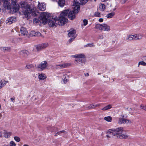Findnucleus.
Segmentation results:
<instances>
[{
	"label": "nucleus",
	"instance_id": "51",
	"mask_svg": "<svg viewBox=\"0 0 146 146\" xmlns=\"http://www.w3.org/2000/svg\"><path fill=\"white\" fill-rule=\"evenodd\" d=\"M103 19L102 18H100L99 19V21H100V22H103Z\"/></svg>",
	"mask_w": 146,
	"mask_h": 146
},
{
	"label": "nucleus",
	"instance_id": "37",
	"mask_svg": "<svg viewBox=\"0 0 146 146\" xmlns=\"http://www.w3.org/2000/svg\"><path fill=\"white\" fill-rule=\"evenodd\" d=\"M65 132V131L64 130H62V131H59L57 132V133L55 134L54 136H57L58 135H62L61 134V133H64Z\"/></svg>",
	"mask_w": 146,
	"mask_h": 146
},
{
	"label": "nucleus",
	"instance_id": "5",
	"mask_svg": "<svg viewBox=\"0 0 146 146\" xmlns=\"http://www.w3.org/2000/svg\"><path fill=\"white\" fill-rule=\"evenodd\" d=\"M49 16L48 13L42 12L40 14L39 19L41 20L42 23L45 25L47 23Z\"/></svg>",
	"mask_w": 146,
	"mask_h": 146
},
{
	"label": "nucleus",
	"instance_id": "23",
	"mask_svg": "<svg viewBox=\"0 0 146 146\" xmlns=\"http://www.w3.org/2000/svg\"><path fill=\"white\" fill-rule=\"evenodd\" d=\"M100 106V104H91L90 105V106L88 107V108L89 109H92L94 108Z\"/></svg>",
	"mask_w": 146,
	"mask_h": 146
},
{
	"label": "nucleus",
	"instance_id": "40",
	"mask_svg": "<svg viewBox=\"0 0 146 146\" xmlns=\"http://www.w3.org/2000/svg\"><path fill=\"white\" fill-rule=\"evenodd\" d=\"M14 139L17 142H19L20 141V138L17 136H15L14 137Z\"/></svg>",
	"mask_w": 146,
	"mask_h": 146
},
{
	"label": "nucleus",
	"instance_id": "17",
	"mask_svg": "<svg viewBox=\"0 0 146 146\" xmlns=\"http://www.w3.org/2000/svg\"><path fill=\"white\" fill-rule=\"evenodd\" d=\"M7 82V81H5L4 80H1L0 82V89L5 86Z\"/></svg>",
	"mask_w": 146,
	"mask_h": 146
},
{
	"label": "nucleus",
	"instance_id": "47",
	"mask_svg": "<svg viewBox=\"0 0 146 146\" xmlns=\"http://www.w3.org/2000/svg\"><path fill=\"white\" fill-rule=\"evenodd\" d=\"M76 37H72V38H70L69 40V42H72Z\"/></svg>",
	"mask_w": 146,
	"mask_h": 146
},
{
	"label": "nucleus",
	"instance_id": "1",
	"mask_svg": "<svg viewBox=\"0 0 146 146\" xmlns=\"http://www.w3.org/2000/svg\"><path fill=\"white\" fill-rule=\"evenodd\" d=\"M73 6H74V7L72 11H70L69 12V10H65L60 14L58 19L56 16L54 18H52V19H50L48 22L49 26L52 27L55 26L56 27L58 25L60 26L64 25L68 21V19L66 17L67 16L68 13V18L71 20L74 19L76 17V14L78 13L80 10V3L74 0Z\"/></svg>",
	"mask_w": 146,
	"mask_h": 146
},
{
	"label": "nucleus",
	"instance_id": "6",
	"mask_svg": "<svg viewBox=\"0 0 146 146\" xmlns=\"http://www.w3.org/2000/svg\"><path fill=\"white\" fill-rule=\"evenodd\" d=\"M71 65L70 63L56 64L54 65V68L56 69H60L68 68Z\"/></svg>",
	"mask_w": 146,
	"mask_h": 146
},
{
	"label": "nucleus",
	"instance_id": "35",
	"mask_svg": "<svg viewBox=\"0 0 146 146\" xmlns=\"http://www.w3.org/2000/svg\"><path fill=\"white\" fill-rule=\"evenodd\" d=\"M34 67V66L32 64H28L26 65L25 67V68L28 69H31Z\"/></svg>",
	"mask_w": 146,
	"mask_h": 146
},
{
	"label": "nucleus",
	"instance_id": "12",
	"mask_svg": "<svg viewBox=\"0 0 146 146\" xmlns=\"http://www.w3.org/2000/svg\"><path fill=\"white\" fill-rule=\"evenodd\" d=\"M30 35L31 36H41V34L40 33L34 31H31L30 33Z\"/></svg>",
	"mask_w": 146,
	"mask_h": 146
},
{
	"label": "nucleus",
	"instance_id": "3",
	"mask_svg": "<svg viewBox=\"0 0 146 146\" xmlns=\"http://www.w3.org/2000/svg\"><path fill=\"white\" fill-rule=\"evenodd\" d=\"M123 131V128L120 127L116 129H109L108 130L107 133L111 134L114 136L117 135V136L122 133Z\"/></svg>",
	"mask_w": 146,
	"mask_h": 146
},
{
	"label": "nucleus",
	"instance_id": "32",
	"mask_svg": "<svg viewBox=\"0 0 146 146\" xmlns=\"http://www.w3.org/2000/svg\"><path fill=\"white\" fill-rule=\"evenodd\" d=\"M11 133L10 132H7L6 131H4V136L5 138H8L10 136Z\"/></svg>",
	"mask_w": 146,
	"mask_h": 146
},
{
	"label": "nucleus",
	"instance_id": "28",
	"mask_svg": "<svg viewBox=\"0 0 146 146\" xmlns=\"http://www.w3.org/2000/svg\"><path fill=\"white\" fill-rule=\"evenodd\" d=\"M117 138L119 137L120 139H126L127 137V136L125 135L124 134H120L117 136Z\"/></svg>",
	"mask_w": 146,
	"mask_h": 146
},
{
	"label": "nucleus",
	"instance_id": "56",
	"mask_svg": "<svg viewBox=\"0 0 146 146\" xmlns=\"http://www.w3.org/2000/svg\"><path fill=\"white\" fill-rule=\"evenodd\" d=\"M23 146H29V145L27 144H25L23 145Z\"/></svg>",
	"mask_w": 146,
	"mask_h": 146
},
{
	"label": "nucleus",
	"instance_id": "29",
	"mask_svg": "<svg viewBox=\"0 0 146 146\" xmlns=\"http://www.w3.org/2000/svg\"><path fill=\"white\" fill-rule=\"evenodd\" d=\"M115 15V13L114 12L108 13L106 15V17L108 18H110L112 17Z\"/></svg>",
	"mask_w": 146,
	"mask_h": 146
},
{
	"label": "nucleus",
	"instance_id": "57",
	"mask_svg": "<svg viewBox=\"0 0 146 146\" xmlns=\"http://www.w3.org/2000/svg\"><path fill=\"white\" fill-rule=\"evenodd\" d=\"M144 58H145V60H146V56H145L144 57Z\"/></svg>",
	"mask_w": 146,
	"mask_h": 146
},
{
	"label": "nucleus",
	"instance_id": "43",
	"mask_svg": "<svg viewBox=\"0 0 146 146\" xmlns=\"http://www.w3.org/2000/svg\"><path fill=\"white\" fill-rule=\"evenodd\" d=\"M94 15L96 17H100V13L96 12H95L94 14Z\"/></svg>",
	"mask_w": 146,
	"mask_h": 146
},
{
	"label": "nucleus",
	"instance_id": "16",
	"mask_svg": "<svg viewBox=\"0 0 146 146\" xmlns=\"http://www.w3.org/2000/svg\"><path fill=\"white\" fill-rule=\"evenodd\" d=\"M104 24H98L96 25L95 27L97 29H98L100 30H104V27L105 26H104Z\"/></svg>",
	"mask_w": 146,
	"mask_h": 146
},
{
	"label": "nucleus",
	"instance_id": "52",
	"mask_svg": "<svg viewBox=\"0 0 146 146\" xmlns=\"http://www.w3.org/2000/svg\"><path fill=\"white\" fill-rule=\"evenodd\" d=\"M85 75L86 76H89V74L88 73H85Z\"/></svg>",
	"mask_w": 146,
	"mask_h": 146
},
{
	"label": "nucleus",
	"instance_id": "50",
	"mask_svg": "<svg viewBox=\"0 0 146 146\" xmlns=\"http://www.w3.org/2000/svg\"><path fill=\"white\" fill-rule=\"evenodd\" d=\"M126 1V0H122L121 3L122 4H124L125 3Z\"/></svg>",
	"mask_w": 146,
	"mask_h": 146
},
{
	"label": "nucleus",
	"instance_id": "36",
	"mask_svg": "<svg viewBox=\"0 0 146 146\" xmlns=\"http://www.w3.org/2000/svg\"><path fill=\"white\" fill-rule=\"evenodd\" d=\"M95 46V45L93 43H88L84 46V47H92Z\"/></svg>",
	"mask_w": 146,
	"mask_h": 146
},
{
	"label": "nucleus",
	"instance_id": "30",
	"mask_svg": "<svg viewBox=\"0 0 146 146\" xmlns=\"http://www.w3.org/2000/svg\"><path fill=\"white\" fill-rule=\"evenodd\" d=\"M10 5V3L8 1H5L4 2V5L5 8L8 9Z\"/></svg>",
	"mask_w": 146,
	"mask_h": 146
},
{
	"label": "nucleus",
	"instance_id": "44",
	"mask_svg": "<svg viewBox=\"0 0 146 146\" xmlns=\"http://www.w3.org/2000/svg\"><path fill=\"white\" fill-rule=\"evenodd\" d=\"M140 107L141 109L146 111V105H141Z\"/></svg>",
	"mask_w": 146,
	"mask_h": 146
},
{
	"label": "nucleus",
	"instance_id": "34",
	"mask_svg": "<svg viewBox=\"0 0 146 146\" xmlns=\"http://www.w3.org/2000/svg\"><path fill=\"white\" fill-rule=\"evenodd\" d=\"M47 130L49 131H51L52 132H53L54 131V130L55 129H57L54 127H51L50 126H49V127H47Z\"/></svg>",
	"mask_w": 146,
	"mask_h": 146
},
{
	"label": "nucleus",
	"instance_id": "9",
	"mask_svg": "<svg viewBox=\"0 0 146 146\" xmlns=\"http://www.w3.org/2000/svg\"><path fill=\"white\" fill-rule=\"evenodd\" d=\"M47 62L46 61H44L42 62L38 66V68L43 70L46 69L47 66Z\"/></svg>",
	"mask_w": 146,
	"mask_h": 146
},
{
	"label": "nucleus",
	"instance_id": "25",
	"mask_svg": "<svg viewBox=\"0 0 146 146\" xmlns=\"http://www.w3.org/2000/svg\"><path fill=\"white\" fill-rule=\"evenodd\" d=\"M104 26H105L104 27V31H109L110 30V28L109 26L105 24H104Z\"/></svg>",
	"mask_w": 146,
	"mask_h": 146
},
{
	"label": "nucleus",
	"instance_id": "27",
	"mask_svg": "<svg viewBox=\"0 0 146 146\" xmlns=\"http://www.w3.org/2000/svg\"><path fill=\"white\" fill-rule=\"evenodd\" d=\"M104 119L106 121L111 122L112 120L111 117L110 116H108L107 117H104Z\"/></svg>",
	"mask_w": 146,
	"mask_h": 146
},
{
	"label": "nucleus",
	"instance_id": "41",
	"mask_svg": "<svg viewBox=\"0 0 146 146\" xmlns=\"http://www.w3.org/2000/svg\"><path fill=\"white\" fill-rule=\"evenodd\" d=\"M16 144L13 141H10L9 143V146H16Z\"/></svg>",
	"mask_w": 146,
	"mask_h": 146
},
{
	"label": "nucleus",
	"instance_id": "14",
	"mask_svg": "<svg viewBox=\"0 0 146 146\" xmlns=\"http://www.w3.org/2000/svg\"><path fill=\"white\" fill-rule=\"evenodd\" d=\"M76 31L74 29H70L68 33V36L69 37H76Z\"/></svg>",
	"mask_w": 146,
	"mask_h": 146
},
{
	"label": "nucleus",
	"instance_id": "54",
	"mask_svg": "<svg viewBox=\"0 0 146 146\" xmlns=\"http://www.w3.org/2000/svg\"><path fill=\"white\" fill-rule=\"evenodd\" d=\"M19 10V8H17L16 9V11H18Z\"/></svg>",
	"mask_w": 146,
	"mask_h": 146
},
{
	"label": "nucleus",
	"instance_id": "55",
	"mask_svg": "<svg viewBox=\"0 0 146 146\" xmlns=\"http://www.w3.org/2000/svg\"><path fill=\"white\" fill-rule=\"evenodd\" d=\"M3 146H9V145H8L5 144L4 145H3Z\"/></svg>",
	"mask_w": 146,
	"mask_h": 146
},
{
	"label": "nucleus",
	"instance_id": "38",
	"mask_svg": "<svg viewBox=\"0 0 146 146\" xmlns=\"http://www.w3.org/2000/svg\"><path fill=\"white\" fill-rule=\"evenodd\" d=\"M141 65L144 66H146V63L143 61L139 62L138 63V66L139 67V65Z\"/></svg>",
	"mask_w": 146,
	"mask_h": 146
},
{
	"label": "nucleus",
	"instance_id": "45",
	"mask_svg": "<svg viewBox=\"0 0 146 146\" xmlns=\"http://www.w3.org/2000/svg\"><path fill=\"white\" fill-rule=\"evenodd\" d=\"M83 22L84 23V26H86L88 24V21L87 20L84 19L83 20Z\"/></svg>",
	"mask_w": 146,
	"mask_h": 146
},
{
	"label": "nucleus",
	"instance_id": "24",
	"mask_svg": "<svg viewBox=\"0 0 146 146\" xmlns=\"http://www.w3.org/2000/svg\"><path fill=\"white\" fill-rule=\"evenodd\" d=\"M29 52L26 50H22L21 52V54H22L24 56L26 57L28 54Z\"/></svg>",
	"mask_w": 146,
	"mask_h": 146
},
{
	"label": "nucleus",
	"instance_id": "48",
	"mask_svg": "<svg viewBox=\"0 0 146 146\" xmlns=\"http://www.w3.org/2000/svg\"><path fill=\"white\" fill-rule=\"evenodd\" d=\"M15 98L14 97H13L10 98V100H11V101H12L13 103H14L15 102Z\"/></svg>",
	"mask_w": 146,
	"mask_h": 146
},
{
	"label": "nucleus",
	"instance_id": "11",
	"mask_svg": "<svg viewBox=\"0 0 146 146\" xmlns=\"http://www.w3.org/2000/svg\"><path fill=\"white\" fill-rule=\"evenodd\" d=\"M38 9L41 11H44L46 9L45 4L44 3H40L38 2Z\"/></svg>",
	"mask_w": 146,
	"mask_h": 146
},
{
	"label": "nucleus",
	"instance_id": "46",
	"mask_svg": "<svg viewBox=\"0 0 146 146\" xmlns=\"http://www.w3.org/2000/svg\"><path fill=\"white\" fill-rule=\"evenodd\" d=\"M128 110L129 111L130 113L132 115H133L135 113H134L132 112V109L131 108H129L128 109Z\"/></svg>",
	"mask_w": 146,
	"mask_h": 146
},
{
	"label": "nucleus",
	"instance_id": "39",
	"mask_svg": "<svg viewBox=\"0 0 146 146\" xmlns=\"http://www.w3.org/2000/svg\"><path fill=\"white\" fill-rule=\"evenodd\" d=\"M1 48L5 51H9L10 50V48L9 47H1Z\"/></svg>",
	"mask_w": 146,
	"mask_h": 146
},
{
	"label": "nucleus",
	"instance_id": "4",
	"mask_svg": "<svg viewBox=\"0 0 146 146\" xmlns=\"http://www.w3.org/2000/svg\"><path fill=\"white\" fill-rule=\"evenodd\" d=\"M72 56L75 58H78L76 60L77 63L80 64V66H82L84 63V60L82 58H84L85 55L83 54H78Z\"/></svg>",
	"mask_w": 146,
	"mask_h": 146
},
{
	"label": "nucleus",
	"instance_id": "15",
	"mask_svg": "<svg viewBox=\"0 0 146 146\" xmlns=\"http://www.w3.org/2000/svg\"><path fill=\"white\" fill-rule=\"evenodd\" d=\"M33 22L35 24L40 25L41 24L42 21L41 19L39 20L38 19L35 18L33 19Z\"/></svg>",
	"mask_w": 146,
	"mask_h": 146
},
{
	"label": "nucleus",
	"instance_id": "18",
	"mask_svg": "<svg viewBox=\"0 0 146 146\" xmlns=\"http://www.w3.org/2000/svg\"><path fill=\"white\" fill-rule=\"evenodd\" d=\"M135 40L141 39L143 37V35L141 34H136L134 35Z\"/></svg>",
	"mask_w": 146,
	"mask_h": 146
},
{
	"label": "nucleus",
	"instance_id": "19",
	"mask_svg": "<svg viewBox=\"0 0 146 146\" xmlns=\"http://www.w3.org/2000/svg\"><path fill=\"white\" fill-rule=\"evenodd\" d=\"M38 78L41 80H43L46 78V76L44 74L41 73L39 74Z\"/></svg>",
	"mask_w": 146,
	"mask_h": 146
},
{
	"label": "nucleus",
	"instance_id": "2",
	"mask_svg": "<svg viewBox=\"0 0 146 146\" xmlns=\"http://www.w3.org/2000/svg\"><path fill=\"white\" fill-rule=\"evenodd\" d=\"M18 6L22 9H24L22 12L23 14L25 15V17L26 18H28L31 11L28 8V6L27 2L23 1L19 3Z\"/></svg>",
	"mask_w": 146,
	"mask_h": 146
},
{
	"label": "nucleus",
	"instance_id": "7",
	"mask_svg": "<svg viewBox=\"0 0 146 146\" xmlns=\"http://www.w3.org/2000/svg\"><path fill=\"white\" fill-rule=\"evenodd\" d=\"M121 117H119L118 119V123L119 125L122 124L130 123H131L130 120L125 119L124 118V116L121 115Z\"/></svg>",
	"mask_w": 146,
	"mask_h": 146
},
{
	"label": "nucleus",
	"instance_id": "13",
	"mask_svg": "<svg viewBox=\"0 0 146 146\" xmlns=\"http://www.w3.org/2000/svg\"><path fill=\"white\" fill-rule=\"evenodd\" d=\"M28 33L27 30L24 27H21L20 29V35L22 36L27 35Z\"/></svg>",
	"mask_w": 146,
	"mask_h": 146
},
{
	"label": "nucleus",
	"instance_id": "20",
	"mask_svg": "<svg viewBox=\"0 0 146 146\" xmlns=\"http://www.w3.org/2000/svg\"><path fill=\"white\" fill-rule=\"evenodd\" d=\"M62 80L64 84L66 83L68 81V77L67 75H64L62 77Z\"/></svg>",
	"mask_w": 146,
	"mask_h": 146
},
{
	"label": "nucleus",
	"instance_id": "53",
	"mask_svg": "<svg viewBox=\"0 0 146 146\" xmlns=\"http://www.w3.org/2000/svg\"><path fill=\"white\" fill-rule=\"evenodd\" d=\"M106 137L108 138H110L111 137L110 136L108 135H106Z\"/></svg>",
	"mask_w": 146,
	"mask_h": 146
},
{
	"label": "nucleus",
	"instance_id": "60",
	"mask_svg": "<svg viewBox=\"0 0 146 146\" xmlns=\"http://www.w3.org/2000/svg\"><path fill=\"white\" fill-rule=\"evenodd\" d=\"M0 146H1L0 145Z\"/></svg>",
	"mask_w": 146,
	"mask_h": 146
},
{
	"label": "nucleus",
	"instance_id": "49",
	"mask_svg": "<svg viewBox=\"0 0 146 146\" xmlns=\"http://www.w3.org/2000/svg\"><path fill=\"white\" fill-rule=\"evenodd\" d=\"M103 38V36L102 35H100L99 36V38L100 39H102Z\"/></svg>",
	"mask_w": 146,
	"mask_h": 146
},
{
	"label": "nucleus",
	"instance_id": "8",
	"mask_svg": "<svg viewBox=\"0 0 146 146\" xmlns=\"http://www.w3.org/2000/svg\"><path fill=\"white\" fill-rule=\"evenodd\" d=\"M48 46V43H45L37 45L36 46V47L37 50L38 51L42 49L46 48Z\"/></svg>",
	"mask_w": 146,
	"mask_h": 146
},
{
	"label": "nucleus",
	"instance_id": "31",
	"mask_svg": "<svg viewBox=\"0 0 146 146\" xmlns=\"http://www.w3.org/2000/svg\"><path fill=\"white\" fill-rule=\"evenodd\" d=\"M105 5L103 4H100L99 6V8L102 11H103L105 9Z\"/></svg>",
	"mask_w": 146,
	"mask_h": 146
},
{
	"label": "nucleus",
	"instance_id": "58",
	"mask_svg": "<svg viewBox=\"0 0 146 146\" xmlns=\"http://www.w3.org/2000/svg\"><path fill=\"white\" fill-rule=\"evenodd\" d=\"M52 1H55L56 0H51Z\"/></svg>",
	"mask_w": 146,
	"mask_h": 146
},
{
	"label": "nucleus",
	"instance_id": "22",
	"mask_svg": "<svg viewBox=\"0 0 146 146\" xmlns=\"http://www.w3.org/2000/svg\"><path fill=\"white\" fill-rule=\"evenodd\" d=\"M126 40H135L134 35H131L127 36L126 38Z\"/></svg>",
	"mask_w": 146,
	"mask_h": 146
},
{
	"label": "nucleus",
	"instance_id": "26",
	"mask_svg": "<svg viewBox=\"0 0 146 146\" xmlns=\"http://www.w3.org/2000/svg\"><path fill=\"white\" fill-rule=\"evenodd\" d=\"M112 108V106L111 105H109L102 108V110L103 111L106 110L110 109Z\"/></svg>",
	"mask_w": 146,
	"mask_h": 146
},
{
	"label": "nucleus",
	"instance_id": "42",
	"mask_svg": "<svg viewBox=\"0 0 146 146\" xmlns=\"http://www.w3.org/2000/svg\"><path fill=\"white\" fill-rule=\"evenodd\" d=\"M88 1V0H81L80 2L82 5L85 4Z\"/></svg>",
	"mask_w": 146,
	"mask_h": 146
},
{
	"label": "nucleus",
	"instance_id": "10",
	"mask_svg": "<svg viewBox=\"0 0 146 146\" xmlns=\"http://www.w3.org/2000/svg\"><path fill=\"white\" fill-rule=\"evenodd\" d=\"M16 21V17H12L8 18L6 20V24L9 23V24H11L15 22Z\"/></svg>",
	"mask_w": 146,
	"mask_h": 146
},
{
	"label": "nucleus",
	"instance_id": "21",
	"mask_svg": "<svg viewBox=\"0 0 146 146\" xmlns=\"http://www.w3.org/2000/svg\"><path fill=\"white\" fill-rule=\"evenodd\" d=\"M65 2V0H59L58 2V3L59 6L61 7H62L64 6Z\"/></svg>",
	"mask_w": 146,
	"mask_h": 146
},
{
	"label": "nucleus",
	"instance_id": "33",
	"mask_svg": "<svg viewBox=\"0 0 146 146\" xmlns=\"http://www.w3.org/2000/svg\"><path fill=\"white\" fill-rule=\"evenodd\" d=\"M11 4L14 6L13 7L14 9L15 7V6L17 4L16 0H11Z\"/></svg>",
	"mask_w": 146,
	"mask_h": 146
},
{
	"label": "nucleus",
	"instance_id": "59",
	"mask_svg": "<svg viewBox=\"0 0 146 146\" xmlns=\"http://www.w3.org/2000/svg\"><path fill=\"white\" fill-rule=\"evenodd\" d=\"M96 0H94V1H95Z\"/></svg>",
	"mask_w": 146,
	"mask_h": 146
}]
</instances>
